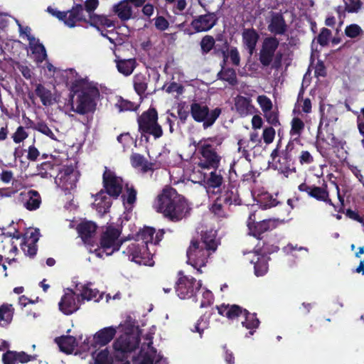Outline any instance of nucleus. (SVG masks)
I'll return each mask as SVG.
<instances>
[{
	"label": "nucleus",
	"mask_w": 364,
	"mask_h": 364,
	"mask_svg": "<svg viewBox=\"0 0 364 364\" xmlns=\"http://www.w3.org/2000/svg\"><path fill=\"white\" fill-rule=\"evenodd\" d=\"M235 107L236 112L242 117L253 112L254 106L252 105V100L250 97L237 95L235 99Z\"/></svg>",
	"instance_id": "cd10ccee"
},
{
	"label": "nucleus",
	"mask_w": 364,
	"mask_h": 364,
	"mask_svg": "<svg viewBox=\"0 0 364 364\" xmlns=\"http://www.w3.org/2000/svg\"><path fill=\"white\" fill-rule=\"evenodd\" d=\"M218 20L215 13H208L194 18L191 25L196 32L208 31L217 24Z\"/></svg>",
	"instance_id": "dca6fc26"
},
{
	"label": "nucleus",
	"mask_w": 364,
	"mask_h": 364,
	"mask_svg": "<svg viewBox=\"0 0 364 364\" xmlns=\"http://www.w3.org/2000/svg\"><path fill=\"white\" fill-rule=\"evenodd\" d=\"M190 114L196 122L203 123V128L211 127L222 114V109L215 107L210 109L208 106L201 102H194L191 105Z\"/></svg>",
	"instance_id": "423d86ee"
},
{
	"label": "nucleus",
	"mask_w": 364,
	"mask_h": 364,
	"mask_svg": "<svg viewBox=\"0 0 364 364\" xmlns=\"http://www.w3.org/2000/svg\"><path fill=\"white\" fill-rule=\"evenodd\" d=\"M38 239V232L36 230L31 232L28 238L23 237L21 248L26 256L33 257L36 255L38 250L36 243Z\"/></svg>",
	"instance_id": "393cba45"
},
{
	"label": "nucleus",
	"mask_w": 364,
	"mask_h": 364,
	"mask_svg": "<svg viewBox=\"0 0 364 364\" xmlns=\"http://www.w3.org/2000/svg\"><path fill=\"white\" fill-rule=\"evenodd\" d=\"M344 32L347 37L355 38L363 33V30L359 25L352 23L346 27Z\"/></svg>",
	"instance_id": "6e6d98bb"
},
{
	"label": "nucleus",
	"mask_w": 364,
	"mask_h": 364,
	"mask_svg": "<svg viewBox=\"0 0 364 364\" xmlns=\"http://www.w3.org/2000/svg\"><path fill=\"white\" fill-rule=\"evenodd\" d=\"M117 328L114 326L105 327L98 331L93 336L92 341L86 338L80 348L83 351L90 350L91 348L105 346L108 344L115 336Z\"/></svg>",
	"instance_id": "9d476101"
},
{
	"label": "nucleus",
	"mask_w": 364,
	"mask_h": 364,
	"mask_svg": "<svg viewBox=\"0 0 364 364\" xmlns=\"http://www.w3.org/2000/svg\"><path fill=\"white\" fill-rule=\"evenodd\" d=\"M331 36V31L326 28H323L317 37V42L321 46H326L328 43L329 38Z\"/></svg>",
	"instance_id": "052dcab7"
},
{
	"label": "nucleus",
	"mask_w": 364,
	"mask_h": 364,
	"mask_svg": "<svg viewBox=\"0 0 364 364\" xmlns=\"http://www.w3.org/2000/svg\"><path fill=\"white\" fill-rule=\"evenodd\" d=\"M218 198L219 202H223L225 205L228 207L231 205H240L242 202L237 189L230 185L227 187L224 186Z\"/></svg>",
	"instance_id": "aec40b11"
},
{
	"label": "nucleus",
	"mask_w": 364,
	"mask_h": 364,
	"mask_svg": "<svg viewBox=\"0 0 364 364\" xmlns=\"http://www.w3.org/2000/svg\"><path fill=\"white\" fill-rule=\"evenodd\" d=\"M187 263L191 264L201 274V267L206 265L210 256V250L200 245L198 240H192L187 250Z\"/></svg>",
	"instance_id": "6e6552de"
},
{
	"label": "nucleus",
	"mask_w": 364,
	"mask_h": 364,
	"mask_svg": "<svg viewBox=\"0 0 364 364\" xmlns=\"http://www.w3.org/2000/svg\"><path fill=\"white\" fill-rule=\"evenodd\" d=\"M242 316L245 318V320L242 321V326L250 330L249 333L250 335H253L260 323L259 318L257 317V314H251L247 310V314H243Z\"/></svg>",
	"instance_id": "a19ab883"
},
{
	"label": "nucleus",
	"mask_w": 364,
	"mask_h": 364,
	"mask_svg": "<svg viewBox=\"0 0 364 364\" xmlns=\"http://www.w3.org/2000/svg\"><path fill=\"white\" fill-rule=\"evenodd\" d=\"M102 183L105 193L117 199L122 193V179L109 170L106 169L102 175Z\"/></svg>",
	"instance_id": "f8f14e48"
},
{
	"label": "nucleus",
	"mask_w": 364,
	"mask_h": 364,
	"mask_svg": "<svg viewBox=\"0 0 364 364\" xmlns=\"http://www.w3.org/2000/svg\"><path fill=\"white\" fill-rule=\"evenodd\" d=\"M224 205L225 204L223 202H219L218 198H217L212 205L210 210L212 213L218 217L225 218L226 217V214L223 210Z\"/></svg>",
	"instance_id": "69168bd1"
},
{
	"label": "nucleus",
	"mask_w": 364,
	"mask_h": 364,
	"mask_svg": "<svg viewBox=\"0 0 364 364\" xmlns=\"http://www.w3.org/2000/svg\"><path fill=\"white\" fill-rule=\"evenodd\" d=\"M37 355H28L24 351H15L8 350L2 355V362L4 364H16L20 363L22 364L27 363L30 361L35 360Z\"/></svg>",
	"instance_id": "6ab92c4d"
},
{
	"label": "nucleus",
	"mask_w": 364,
	"mask_h": 364,
	"mask_svg": "<svg viewBox=\"0 0 364 364\" xmlns=\"http://www.w3.org/2000/svg\"><path fill=\"white\" fill-rule=\"evenodd\" d=\"M95 352L92 353L96 364H111L112 360H113V358L109 356V352L107 348L100 351L95 355Z\"/></svg>",
	"instance_id": "864d4df0"
},
{
	"label": "nucleus",
	"mask_w": 364,
	"mask_h": 364,
	"mask_svg": "<svg viewBox=\"0 0 364 364\" xmlns=\"http://www.w3.org/2000/svg\"><path fill=\"white\" fill-rule=\"evenodd\" d=\"M215 41L213 36L205 35L203 36L200 42L201 53L205 55L209 53L215 47Z\"/></svg>",
	"instance_id": "8fccbe9b"
},
{
	"label": "nucleus",
	"mask_w": 364,
	"mask_h": 364,
	"mask_svg": "<svg viewBox=\"0 0 364 364\" xmlns=\"http://www.w3.org/2000/svg\"><path fill=\"white\" fill-rule=\"evenodd\" d=\"M257 102L264 113L267 111H270L272 109V102L271 100L266 95L258 96Z\"/></svg>",
	"instance_id": "e2e57ef3"
},
{
	"label": "nucleus",
	"mask_w": 364,
	"mask_h": 364,
	"mask_svg": "<svg viewBox=\"0 0 364 364\" xmlns=\"http://www.w3.org/2000/svg\"><path fill=\"white\" fill-rule=\"evenodd\" d=\"M158 112L156 108L150 107L137 118L138 131L141 134V138L144 137L149 141V135L154 139H159L163 136L164 132L161 126L158 122Z\"/></svg>",
	"instance_id": "20e7f679"
},
{
	"label": "nucleus",
	"mask_w": 364,
	"mask_h": 364,
	"mask_svg": "<svg viewBox=\"0 0 364 364\" xmlns=\"http://www.w3.org/2000/svg\"><path fill=\"white\" fill-rule=\"evenodd\" d=\"M124 191L121 196L124 205L132 208L136 202L137 191L132 184L127 183L124 185Z\"/></svg>",
	"instance_id": "e433bc0d"
},
{
	"label": "nucleus",
	"mask_w": 364,
	"mask_h": 364,
	"mask_svg": "<svg viewBox=\"0 0 364 364\" xmlns=\"http://www.w3.org/2000/svg\"><path fill=\"white\" fill-rule=\"evenodd\" d=\"M214 170L211 171L209 178L207 180V184L213 188H220L223 183V176L221 174L222 170Z\"/></svg>",
	"instance_id": "09e8293b"
},
{
	"label": "nucleus",
	"mask_w": 364,
	"mask_h": 364,
	"mask_svg": "<svg viewBox=\"0 0 364 364\" xmlns=\"http://www.w3.org/2000/svg\"><path fill=\"white\" fill-rule=\"evenodd\" d=\"M113 11L122 21H128L132 17V9L127 0H123L114 5Z\"/></svg>",
	"instance_id": "f704fd0d"
},
{
	"label": "nucleus",
	"mask_w": 364,
	"mask_h": 364,
	"mask_svg": "<svg viewBox=\"0 0 364 364\" xmlns=\"http://www.w3.org/2000/svg\"><path fill=\"white\" fill-rule=\"evenodd\" d=\"M120 234L121 231L118 228L112 225L107 226L101 234L100 247L95 250V255L102 258L104 255L109 256L118 251L125 240L119 239Z\"/></svg>",
	"instance_id": "39448f33"
},
{
	"label": "nucleus",
	"mask_w": 364,
	"mask_h": 364,
	"mask_svg": "<svg viewBox=\"0 0 364 364\" xmlns=\"http://www.w3.org/2000/svg\"><path fill=\"white\" fill-rule=\"evenodd\" d=\"M274 136L275 130L272 127H269L264 129L262 133V139L265 144H271L274 141Z\"/></svg>",
	"instance_id": "338daca9"
},
{
	"label": "nucleus",
	"mask_w": 364,
	"mask_h": 364,
	"mask_svg": "<svg viewBox=\"0 0 364 364\" xmlns=\"http://www.w3.org/2000/svg\"><path fill=\"white\" fill-rule=\"evenodd\" d=\"M118 72L127 77L132 74L134 69L138 65L136 60L133 58L120 59L117 58L114 60Z\"/></svg>",
	"instance_id": "7c9ffc66"
},
{
	"label": "nucleus",
	"mask_w": 364,
	"mask_h": 364,
	"mask_svg": "<svg viewBox=\"0 0 364 364\" xmlns=\"http://www.w3.org/2000/svg\"><path fill=\"white\" fill-rule=\"evenodd\" d=\"M264 116L267 122L272 126L277 127L280 125L278 111H272L271 109L270 111L264 112Z\"/></svg>",
	"instance_id": "bf43d9fd"
},
{
	"label": "nucleus",
	"mask_w": 364,
	"mask_h": 364,
	"mask_svg": "<svg viewBox=\"0 0 364 364\" xmlns=\"http://www.w3.org/2000/svg\"><path fill=\"white\" fill-rule=\"evenodd\" d=\"M14 308L11 304H3L0 306V326H7L12 321L14 316Z\"/></svg>",
	"instance_id": "37998d69"
},
{
	"label": "nucleus",
	"mask_w": 364,
	"mask_h": 364,
	"mask_svg": "<svg viewBox=\"0 0 364 364\" xmlns=\"http://www.w3.org/2000/svg\"><path fill=\"white\" fill-rule=\"evenodd\" d=\"M277 226V223L273 219H265L259 222H257L256 225L250 228V234L261 240V235L268 231H272Z\"/></svg>",
	"instance_id": "b1692460"
},
{
	"label": "nucleus",
	"mask_w": 364,
	"mask_h": 364,
	"mask_svg": "<svg viewBox=\"0 0 364 364\" xmlns=\"http://www.w3.org/2000/svg\"><path fill=\"white\" fill-rule=\"evenodd\" d=\"M345 1L346 7L345 9L348 13H357L362 6V2L360 0H348Z\"/></svg>",
	"instance_id": "0e129e2a"
},
{
	"label": "nucleus",
	"mask_w": 364,
	"mask_h": 364,
	"mask_svg": "<svg viewBox=\"0 0 364 364\" xmlns=\"http://www.w3.org/2000/svg\"><path fill=\"white\" fill-rule=\"evenodd\" d=\"M35 93L41 99V101L44 106H50L53 104V98L51 91L46 89L42 84L36 85Z\"/></svg>",
	"instance_id": "c03bdc74"
},
{
	"label": "nucleus",
	"mask_w": 364,
	"mask_h": 364,
	"mask_svg": "<svg viewBox=\"0 0 364 364\" xmlns=\"http://www.w3.org/2000/svg\"><path fill=\"white\" fill-rule=\"evenodd\" d=\"M71 92L73 93L69 96V102L72 111L80 114H86L95 110V100L100 96L97 87L80 79L72 83Z\"/></svg>",
	"instance_id": "f257e3e1"
},
{
	"label": "nucleus",
	"mask_w": 364,
	"mask_h": 364,
	"mask_svg": "<svg viewBox=\"0 0 364 364\" xmlns=\"http://www.w3.org/2000/svg\"><path fill=\"white\" fill-rule=\"evenodd\" d=\"M57 172L58 173L54 176V178L58 186L65 189H72L75 186L77 179L73 166H59Z\"/></svg>",
	"instance_id": "2eb2a0df"
},
{
	"label": "nucleus",
	"mask_w": 364,
	"mask_h": 364,
	"mask_svg": "<svg viewBox=\"0 0 364 364\" xmlns=\"http://www.w3.org/2000/svg\"><path fill=\"white\" fill-rule=\"evenodd\" d=\"M35 130L42 133L43 134L48 136L50 139L53 140H57V138L52 130L49 128L48 124L43 122H38L33 127Z\"/></svg>",
	"instance_id": "5fc2aeb1"
},
{
	"label": "nucleus",
	"mask_w": 364,
	"mask_h": 364,
	"mask_svg": "<svg viewBox=\"0 0 364 364\" xmlns=\"http://www.w3.org/2000/svg\"><path fill=\"white\" fill-rule=\"evenodd\" d=\"M305 128V124L299 117H294L291 122V129L289 134L294 137L296 143L300 142V137Z\"/></svg>",
	"instance_id": "a18cd8bd"
},
{
	"label": "nucleus",
	"mask_w": 364,
	"mask_h": 364,
	"mask_svg": "<svg viewBox=\"0 0 364 364\" xmlns=\"http://www.w3.org/2000/svg\"><path fill=\"white\" fill-rule=\"evenodd\" d=\"M278 250V246L269 242L259 240L255 248V254H259L265 257H269V255L276 252Z\"/></svg>",
	"instance_id": "79ce46f5"
},
{
	"label": "nucleus",
	"mask_w": 364,
	"mask_h": 364,
	"mask_svg": "<svg viewBox=\"0 0 364 364\" xmlns=\"http://www.w3.org/2000/svg\"><path fill=\"white\" fill-rule=\"evenodd\" d=\"M157 211L172 222L181 220L190 210L185 198L172 187H166L158 196Z\"/></svg>",
	"instance_id": "f03ea898"
},
{
	"label": "nucleus",
	"mask_w": 364,
	"mask_h": 364,
	"mask_svg": "<svg viewBox=\"0 0 364 364\" xmlns=\"http://www.w3.org/2000/svg\"><path fill=\"white\" fill-rule=\"evenodd\" d=\"M129 259L140 265L153 266V255L149 252L148 247L139 242H132L123 251Z\"/></svg>",
	"instance_id": "1a4fd4ad"
},
{
	"label": "nucleus",
	"mask_w": 364,
	"mask_h": 364,
	"mask_svg": "<svg viewBox=\"0 0 364 364\" xmlns=\"http://www.w3.org/2000/svg\"><path fill=\"white\" fill-rule=\"evenodd\" d=\"M218 80L228 82L229 85L235 86L237 84V74L235 69L228 68L221 69L217 74Z\"/></svg>",
	"instance_id": "49530a36"
},
{
	"label": "nucleus",
	"mask_w": 364,
	"mask_h": 364,
	"mask_svg": "<svg viewBox=\"0 0 364 364\" xmlns=\"http://www.w3.org/2000/svg\"><path fill=\"white\" fill-rule=\"evenodd\" d=\"M274 168L281 173H283L286 177H288L289 175L293 173H296L294 156L282 152L278 160L276 161Z\"/></svg>",
	"instance_id": "a211bd4d"
},
{
	"label": "nucleus",
	"mask_w": 364,
	"mask_h": 364,
	"mask_svg": "<svg viewBox=\"0 0 364 364\" xmlns=\"http://www.w3.org/2000/svg\"><path fill=\"white\" fill-rule=\"evenodd\" d=\"M201 287V282L192 276H187L183 271L178 272V279L174 289L177 296L181 299H188L194 296Z\"/></svg>",
	"instance_id": "0eeeda50"
},
{
	"label": "nucleus",
	"mask_w": 364,
	"mask_h": 364,
	"mask_svg": "<svg viewBox=\"0 0 364 364\" xmlns=\"http://www.w3.org/2000/svg\"><path fill=\"white\" fill-rule=\"evenodd\" d=\"M86 23L98 31H100L101 28H110L114 26L113 21L107 16L97 14H90L89 20H87Z\"/></svg>",
	"instance_id": "58836bf2"
},
{
	"label": "nucleus",
	"mask_w": 364,
	"mask_h": 364,
	"mask_svg": "<svg viewBox=\"0 0 364 364\" xmlns=\"http://www.w3.org/2000/svg\"><path fill=\"white\" fill-rule=\"evenodd\" d=\"M80 296L76 295L73 289H68V292L61 297L58 306L60 311L65 315H70L76 312L80 307Z\"/></svg>",
	"instance_id": "4468645a"
},
{
	"label": "nucleus",
	"mask_w": 364,
	"mask_h": 364,
	"mask_svg": "<svg viewBox=\"0 0 364 364\" xmlns=\"http://www.w3.org/2000/svg\"><path fill=\"white\" fill-rule=\"evenodd\" d=\"M58 167V165L52 161H44L37 166L36 175L42 178H54V172H57Z\"/></svg>",
	"instance_id": "4c0bfd02"
},
{
	"label": "nucleus",
	"mask_w": 364,
	"mask_h": 364,
	"mask_svg": "<svg viewBox=\"0 0 364 364\" xmlns=\"http://www.w3.org/2000/svg\"><path fill=\"white\" fill-rule=\"evenodd\" d=\"M110 196L105 193L104 190H101L95 195V203L97 211L104 215L109 211L112 202Z\"/></svg>",
	"instance_id": "c85d7f7f"
},
{
	"label": "nucleus",
	"mask_w": 364,
	"mask_h": 364,
	"mask_svg": "<svg viewBox=\"0 0 364 364\" xmlns=\"http://www.w3.org/2000/svg\"><path fill=\"white\" fill-rule=\"evenodd\" d=\"M274 54L260 49L259 60L263 67H268L273 61Z\"/></svg>",
	"instance_id": "13d9d810"
},
{
	"label": "nucleus",
	"mask_w": 364,
	"mask_h": 364,
	"mask_svg": "<svg viewBox=\"0 0 364 364\" xmlns=\"http://www.w3.org/2000/svg\"><path fill=\"white\" fill-rule=\"evenodd\" d=\"M243 45L247 48L250 55H252L256 48L257 43L259 38V35L254 28H245L242 33Z\"/></svg>",
	"instance_id": "a878e982"
},
{
	"label": "nucleus",
	"mask_w": 364,
	"mask_h": 364,
	"mask_svg": "<svg viewBox=\"0 0 364 364\" xmlns=\"http://www.w3.org/2000/svg\"><path fill=\"white\" fill-rule=\"evenodd\" d=\"M98 294H99L98 290L92 289L89 288L87 286H84L82 289L80 296H81L82 300L90 301L92 299H95L96 301H97V297Z\"/></svg>",
	"instance_id": "4d7b16f0"
},
{
	"label": "nucleus",
	"mask_w": 364,
	"mask_h": 364,
	"mask_svg": "<svg viewBox=\"0 0 364 364\" xmlns=\"http://www.w3.org/2000/svg\"><path fill=\"white\" fill-rule=\"evenodd\" d=\"M270 257H265L259 254H255V257L251 259V262L254 263L255 274L257 277L264 276L268 271V261Z\"/></svg>",
	"instance_id": "c9c22d12"
},
{
	"label": "nucleus",
	"mask_w": 364,
	"mask_h": 364,
	"mask_svg": "<svg viewBox=\"0 0 364 364\" xmlns=\"http://www.w3.org/2000/svg\"><path fill=\"white\" fill-rule=\"evenodd\" d=\"M26 201L24 203V207L29 211H33L40 208L41 204V197L40 193L36 190H29L26 194Z\"/></svg>",
	"instance_id": "ea45409f"
},
{
	"label": "nucleus",
	"mask_w": 364,
	"mask_h": 364,
	"mask_svg": "<svg viewBox=\"0 0 364 364\" xmlns=\"http://www.w3.org/2000/svg\"><path fill=\"white\" fill-rule=\"evenodd\" d=\"M200 245L210 251H215L218 247L215 235L210 232H205L202 235L201 240H198Z\"/></svg>",
	"instance_id": "de8ad7c7"
},
{
	"label": "nucleus",
	"mask_w": 364,
	"mask_h": 364,
	"mask_svg": "<svg viewBox=\"0 0 364 364\" xmlns=\"http://www.w3.org/2000/svg\"><path fill=\"white\" fill-rule=\"evenodd\" d=\"M28 134L26 132L25 128L22 126H19L16 132L12 135V139L16 144H19L24 141Z\"/></svg>",
	"instance_id": "680f3d73"
},
{
	"label": "nucleus",
	"mask_w": 364,
	"mask_h": 364,
	"mask_svg": "<svg viewBox=\"0 0 364 364\" xmlns=\"http://www.w3.org/2000/svg\"><path fill=\"white\" fill-rule=\"evenodd\" d=\"M131 164L134 168H141L143 173L154 171V164L148 161L145 157L138 153H134L130 156Z\"/></svg>",
	"instance_id": "2f4dec72"
},
{
	"label": "nucleus",
	"mask_w": 364,
	"mask_h": 364,
	"mask_svg": "<svg viewBox=\"0 0 364 364\" xmlns=\"http://www.w3.org/2000/svg\"><path fill=\"white\" fill-rule=\"evenodd\" d=\"M149 81V77L141 73H136L133 77L134 90L141 99L145 95Z\"/></svg>",
	"instance_id": "473e14b6"
},
{
	"label": "nucleus",
	"mask_w": 364,
	"mask_h": 364,
	"mask_svg": "<svg viewBox=\"0 0 364 364\" xmlns=\"http://www.w3.org/2000/svg\"><path fill=\"white\" fill-rule=\"evenodd\" d=\"M164 230H159L156 232V230L151 227H144L137 234V241L141 240V244L148 247V244L158 245L163 239L164 235Z\"/></svg>",
	"instance_id": "f3484780"
},
{
	"label": "nucleus",
	"mask_w": 364,
	"mask_h": 364,
	"mask_svg": "<svg viewBox=\"0 0 364 364\" xmlns=\"http://www.w3.org/2000/svg\"><path fill=\"white\" fill-rule=\"evenodd\" d=\"M155 26L158 30L164 31L168 28L169 23L165 17L159 16L155 18Z\"/></svg>",
	"instance_id": "774afa93"
},
{
	"label": "nucleus",
	"mask_w": 364,
	"mask_h": 364,
	"mask_svg": "<svg viewBox=\"0 0 364 364\" xmlns=\"http://www.w3.org/2000/svg\"><path fill=\"white\" fill-rule=\"evenodd\" d=\"M139 340L132 333H124L117 338L114 343L113 348L116 353L127 355L138 348Z\"/></svg>",
	"instance_id": "ddd939ff"
},
{
	"label": "nucleus",
	"mask_w": 364,
	"mask_h": 364,
	"mask_svg": "<svg viewBox=\"0 0 364 364\" xmlns=\"http://www.w3.org/2000/svg\"><path fill=\"white\" fill-rule=\"evenodd\" d=\"M84 8L82 4H77L72 9L68 11L67 21L65 25L70 28H73L78 22H87V19L83 14Z\"/></svg>",
	"instance_id": "bb28decb"
},
{
	"label": "nucleus",
	"mask_w": 364,
	"mask_h": 364,
	"mask_svg": "<svg viewBox=\"0 0 364 364\" xmlns=\"http://www.w3.org/2000/svg\"><path fill=\"white\" fill-rule=\"evenodd\" d=\"M279 46V41L276 36H268L263 40L261 49L275 54Z\"/></svg>",
	"instance_id": "3c124183"
},
{
	"label": "nucleus",
	"mask_w": 364,
	"mask_h": 364,
	"mask_svg": "<svg viewBox=\"0 0 364 364\" xmlns=\"http://www.w3.org/2000/svg\"><path fill=\"white\" fill-rule=\"evenodd\" d=\"M97 225L91 221L82 222L77 226V230L84 242L88 241L95 233Z\"/></svg>",
	"instance_id": "72a5a7b5"
},
{
	"label": "nucleus",
	"mask_w": 364,
	"mask_h": 364,
	"mask_svg": "<svg viewBox=\"0 0 364 364\" xmlns=\"http://www.w3.org/2000/svg\"><path fill=\"white\" fill-rule=\"evenodd\" d=\"M156 356V350L151 347L150 352L141 351L137 356L132 358L133 364H165L166 360L161 355L155 359Z\"/></svg>",
	"instance_id": "412c9836"
},
{
	"label": "nucleus",
	"mask_w": 364,
	"mask_h": 364,
	"mask_svg": "<svg viewBox=\"0 0 364 364\" xmlns=\"http://www.w3.org/2000/svg\"><path fill=\"white\" fill-rule=\"evenodd\" d=\"M116 107L118 108L119 112H126L136 111L138 109L139 105L132 101L119 97L117 102L116 103Z\"/></svg>",
	"instance_id": "603ef678"
},
{
	"label": "nucleus",
	"mask_w": 364,
	"mask_h": 364,
	"mask_svg": "<svg viewBox=\"0 0 364 364\" xmlns=\"http://www.w3.org/2000/svg\"><path fill=\"white\" fill-rule=\"evenodd\" d=\"M268 31L274 35H283L287 31V25L281 13H273L267 26Z\"/></svg>",
	"instance_id": "5701e85b"
},
{
	"label": "nucleus",
	"mask_w": 364,
	"mask_h": 364,
	"mask_svg": "<svg viewBox=\"0 0 364 364\" xmlns=\"http://www.w3.org/2000/svg\"><path fill=\"white\" fill-rule=\"evenodd\" d=\"M55 343L58 344L60 351L66 353H72L75 347L77 346V338L72 336H62L57 337L55 339Z\"/></svg>",
	"instance_id": "c756f323"
},
{
	"label": "nucleus",
	"mask_w": 364,
	"mask_h": 364,
	"mask_svg": "<svg viewBox=\"0 0 364 364\" xmlns=\"http://www.w3.org/2000/svg\"><path fill=\"white\" fill-rule=\"evenodd\" d=\"M218 313L223 316H225L230 320H233L242 316L243 314H247V310L237 304H222L215 307Z\"/></svg>",
	"instance_id": "4be33fe9"
},
{
	"label": "nucleus",
	"mask_w": 364,
	"mask_h": 364,
	"mask_svg": "<svg viewBox=\"0 0 364 364\" xmlns=\"http://www.w3.org/2000/svg\"><path fill=\"white\" fill-rule=\"evenodd\" d=\"M298 189L301 192L306 193L310 198H314L317 201L323 202L336 209V205L330 198L328 185L326 182H323L321 186H311L304 182L298 186Z\"/></svg>",
	"instance_id": "9b49d317"
},
{
	"label": "nucleus",
	"mask_w": 364,
	"mask_h": 364,
	"mask_svg": "<svg viewBox=\"0 0 364 364\" xmlns=\"http://www.w3.org/2000/svg\"><path fill=\"white\" fill-rule=\"evenodd\" d=\"M223 142V138L218 135L203 137L198 142H193L200 156L198 164L200 168L214 170L218 168L222 159L220 154Z\"/></svg>",
	"instance_id": "7ed1b4c3"
}]
</instances>
